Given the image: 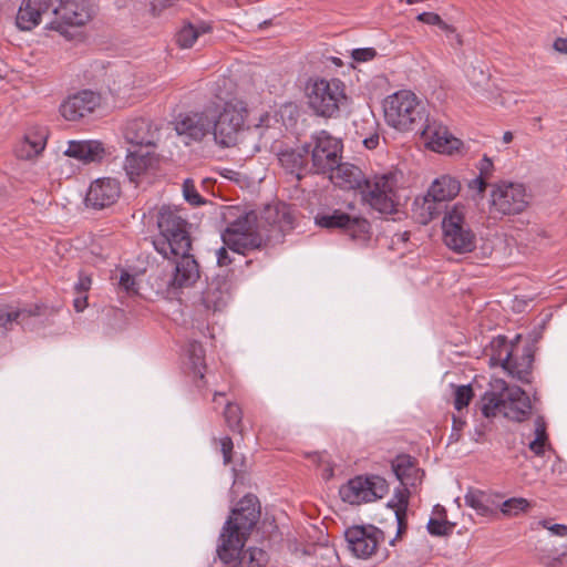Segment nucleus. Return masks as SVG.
<instances>
[{
  "mask_svg": "<svg viewBox=\"0 0 567 567\" xmlns=\"http://www.w3.org/2000/svg\"><path fill=\"white\" fill-rule=\"evenodd\" d=\"M260 503L252 494L245 495L233 508L225 522L218 543H240L248 540L260 519Z\"/></svg>",
  "mask_w": 567,
  "mask_h": 567,
  "instance_id": "39448f33",
  "label": "nucleus"
},
{
  "mask_svg": "<svg viewBox=\"0 0 567 567\" xmlns=\"http://www.w3.org/2000/svg\"><path fill=\"white\" fill-rule=\"evenodd\" d=\"M346 539L357 557L369 558L384 540V532L373 525L352 526L346 530Z\"/></svg>",
  "mask_w": 567,
  "mask_h": 567,
  "instance_id": "f3484780",
  "label": "nucleus"
},
{
  "mask_svg": "<svg viewBox=\"0 0 567 567\" xmlns=\"http://www.w3.org/2000/svg\"><path fill=\"white\" fill-rule=\"evenodd\" d=\"M99 7L91 0H60L52 9L55 20L50 23L52 30L63 32V27H82L97 13Z\"/></svg>",
  "mask_w": 567,
  "mask_h": 567,
  "instance_id": "2eb2a0df",
  "label": "nucleus"
},
{
  "mask_svg": "<svg viewBox=\"0 0 567 567\" xmlns=\"http://www.w3.org/2000/svg\"><path fill=\"white\" fill-rule=\"evenodd\" d=\"M377 54L378 53L374 48H361L354 49L351 53V56L357 62H367L373 60Z\"/></svg>",
  "mask_w": 567,
  "mask_h": 567,
  "instance_id": "8fccbe9b",
  "label": "nucleus"
},
{
  "mask_svg": "<svg viewBox=\"0 0 567 567\" xmlns=\"http://www.w3.org/2000/svg\"><path fill=\"white\" fill-rule=\"evenodd\" d=\"M246 543L217 544L216 554L223 567H265L268 564L269 555L265 549L255 546L245 548Z\"/></svg>",
  "mask_w": 567,
  "mask_h": 567,
  "instance_id": "4468645a",
  "label": "nucleus"
},
{
  "mask_svg": "<svg viewBox=\"0 0 567 567\" xmlns=\"http://www.w3.org/2000/svg\"><path fill=\"white\" fill-rule=\"evenodd\" d=\"M73 306L78 312H82L87 307V296L78 295V297L73 301Z\"/></svg>",
  "mask_w": 567,
  "mask_h": 567,
  "instance_id": "e2e57ef3",
  "label": "nucleus"
},
{
  "mask_svg": "<svg viewBox=\"0 0 567 567\" xmlns=\"http://www.w3.org/2000/svg\"><path fill=\"white\" fill-rule=\"evenodd\" d=\"M123 135L127 143L136 146H155L159 138V127L147 117L127 120Z\"/></svg>",
  "mask_w": 567,
  "mask_h": 567,
  "instance_id": "5701e85b",
  "label": "nucleus"
},
{
  "mask_svg": "<svg viewBox=\"0 0 567 567\" xmlns=\"http://www.w3.org/2000/svg\"><path fill=\"white\" fill-rule=\"evenodd\" d=\"M188 359L192 364V369L194 375L197 377L200 381L205 380V349L203 344L198 341H192L187 347Z\"/></svg>",
  "mask_w": 567,
  "mask_h": 567,
  "instance_id": "4c0bfd02",
  "label": "nucleus"
},
{
  "mask_svg": "<svg viewBox=\"0 0 567 567\" xmlns=\"http://www.w3.org/2000/svg\"><path fill=\"white\" fill-rule=\"evenodd\" d=\"M461 190V182L451 176L442 175L435 178L421 206L424 223L437 218L446 208V203L453 200Z\"/></svg>",
  "mask_w": 567,
  "mask_h": 567,
  "instance_id": "9b49d317",
  "label": "nucleus"
},
{
  "mask_svg": "<svg viewBox=\"0 0 567 567\" xmlns=\"http://www.w3.org/2000/svg\"><path fill=\"white\" fill-rule=\"evenodd\" d=\"M553 47L557 52L567 54V38H557Z\"/></svg>",
  "mask_w": 567,
  "mask_h": 567,
  "instance_id": "69168bd1",
  "label": "nucleus"
},
{
  "mask_svg": "<svg viewBox=\"0 0 567 567\" xmlns=\"http://www.w3.org/2000/svg\"><path fill=\"white\" fill-rule=\"evenodd\" d=\"M224 417L227 426L234 433L244 434L243 410L239 404L228 402L224 411Z\"/></svg>",
  "mask_w": 567,
  "mask_h": 567,
  "instance_id": "ea45409f",
  "label": "nucleus"
},
{
  "mask_svg": "<svg viewBox=\"0 0 567 567\" xmlns=\"http://www.w3.org/2000/svg\"><path fill=\"white\" fill-rule=\"evenodd\" d=\"M548 530L551 532L556 536L564 537L567 535V525L553 524L550 527H548Z\"/></svg>",
  "mask_w": 567,
  "mask_h": 567,
  "instance_id": "0e129e2a",
  "label": "nucleus"
},
{
  "mask_svg": "<svg viewBox=\"0 0 567 567\" xmlns=\"http://www.w3.org/2000/svg\"><path fill=\"white\" fill-rule=\"evenodd\" d=\"M64 155L89 164L100 162L105 155V150L100 141H70Z\"/></svg>",
  "mask_w": 567,
  "mask_h": 567,
  "instance_id": "c756f323",
  "label": "nucleus"
},
{
  "mask_svg": "<svg viewBox=\"0 0 567 567\" xmlns=\"http://www.w3.org/2000/svg\"><path fill=\"white\" fill-rule=\"evenodd\" d=\"M92 285V279L90 276L80 272L79 280L74 286V290L78 295H86Z\"/></svg>",
  "mask_w": 567,
  "mask_h": 567,
  "instance_id": "864d4df0",
  "label": "nucleus"
},
{
  "mask_svg": "<svg viewBox=\"0 0 567 567\" xmlns=\"http://www.w3.org/2000/svg\"><path fill=\"white\" fill-rule=\"evenodd\" d=\"M409 487L410 486L401 485L395 489L392 498L396 501V512H408L411 495Z\"/></svg>",
  "mask_w": 567,
  "mask_h": 567,
  "instance_id": "49530a36",
  "label": "nucleus"
},
{
  "mask_svg": "<svg viewBox=\"0 0 567 567\" xmlns=\"http://www.w3.org/2000/svg\"><path fill=\"white\" fill-rule=\"evenodd\" d=\"M539 563L546 567H556L561 561V556L549 557V556H539Z\"/></svg>",
  "mask_w": 567,
  "mask_h": 567,
  "instance_id": "680f3d73",
  "label": "nucleus"
},
{
  "mask_svg": "<svg viewBox=\"0 0 567 567\" xmlns=\"http://www.w3.org/2000/svg\"><path fill=\"white\" fill-rule=\"evenodd\" d=\"M328 174L337 187L360 190L363 200L380 214L391 215L398 212L396 174L377 175L370 181L358 166L341 161Z\"/></svg>",
  "mask_w": 567,
  "mask_h": 567,
  "instance_id": "f257e3e1",
  "label": "nucleus"
},
{
  "mask_svg": "<svg viewBox=\"0 0 567 567\" xmlns=\"http://www.w3.org/2000/svg\"><path fill=\"white\" fill-rule=\"evenodd\" d=\"M466 422L462 417L453 415L452 433L450 435L451 441L457 442L460 440L461 432Z\"/></svg>",
  "mask_w": 567,
  "mask_h": 567,
  "instance_id": "6e6d98bb",
  "label": "nucleus"
},
{
  "mask_svg": "<svg viewBox=\"0 0 567 567\" xmlns=\"http://www.w3.org/2000/svg\"><path fill=\"white\" fill-rule=\"evenodd\" d=\"M467 186L471 190L476 192V195L478 198H483L484 193L488 186V182H487V179H485L481 176H477V177L473 178L472 181H470Z\"/></svg>",
  "mask_w": 567,
  "mask_h": 567,
  "instance_id": "3c124183",
  "label": "nucleus"
},
{
  "mask_svg": "<svg viewBox=\"0 0 567 567\" xmlns=\"http://www.w3.org/2000/svg\"><path fill=\"white\" fill-rule=\"evenodd\" d=\"M248 110L245 102L234 99L224 103L216 120L212 121L214 141L221 147L237 145L245 127Z\"/></svg>",
  "mask_w": 567,
  "mask_h": 567,
  "instance_id": "0eeeda50",
  "label": "nucleus"
},
{
  "mask_svg": "<svg viewBox=\"0 0 567 567\" xmlns=\"http://www.w3.org/2000/svg\"><path fill=\"white\" fill-rule=\"evenodd\" d=\"M101 104V95L92 90L79 91L64 100L60 113L66 121H79L94 112Z\"/></svg>",
  "mask_w": 567,
  "mask_h": 567,
  "instance_id": "412c9836",
  "label": "nucleus"
},
{
  "mask_svg": "<svg viewBox=\"0 0 567 567\" xmlns=\"http://www.w3.org/2000/svg\"><path fill=\"white\" fill-rule=\"evenodd\" d=\"M391 467L401 485L415 487L422 483L424 471L417 466V461L411 455H398L391 462Z\"/></svg>",
  "mask_w": 567,
  "mask_h": 567,
  "instance_id": "cd10ccee",
  "label": "nucleus"
},
{
  "mask_svg": "<svg viewBox=\"0 0 567 567\" xmlns=\"http://www.w3.org/2000/svg\"><path fill=\"white\" fill-rule=\"evenodd\" d=\"M481 402L485 417L502 413L506 419L519 423L529 419L533 409L528 394L520 386L509 385L502 379L495 380L492 390L483 394Z\"/></svg>",
  "mask_w": 567,
  "mask_h": 567,
  "instance_id": "f03ea898",
  "label": "nucleus"
},
{
  "mask_svg": "<svg viewBox=\"0 0 567 567\" xmlns=\"http://www.w3.org/2000/svg\"><path fill=\"white\" fill-rule=\"evenodd\" d=\"M316 224L321 228L339 229L352 240L368 241L371 236V225L367 218L341 209L319 213L316 216Z\"/></svg>",
  "mask_w": 567,
  "mask_h": 567,
  "instance_id": "ddd939ff",
  "label": "nucleus"
},
{
  "mask_svg": "<svg viewBox=\"0 0 567 567\" xmlns=\"http://www.w3.org/2000/svg\"><path fill=\"white\" fill-rule=\"evenodd\" d=\"M40 307L35 306L33 309H21L18 311H8L0 308V336H4L20 319H25L32 316H40Z\"/></svg>",
  "mask_w": 567,
  "mask_h": 567,
  "instance_id": "c9c22d12",
  "label": "nucleus"
},
{
  "mask_svg": "<svg viewBox=\"0 0 567 567\" xmlns=\"http://www.w3.org/2000/svg\"><path fill=\"white\" fill-rule=\"evenodd\" d=\"M547 442L540 441V439H534L528 447L532 452L535 453V455L540 456L545 452V445Z\"/></svg>",
  "mask_w": 567,
  "mask_h": 567,
  "instance_id": "052dcab7",
  "label": "nucleus"
},
{
  "mask_svg": "<svg viewBox=\"0 0 567 567\" xmlns=\"http://www.w3.org/2000/svg\"><path fill=\"white\" fill-rule=\"evenodd\" d=\"M532 508L529 501L523 497H512L499 503L498 509L506 517H516Z\"/></svg>",
  "mask_w": 567,
  "mask_h": 567,
  "instance_id": "58836bf2",
  "label": "nucleus"
},
{
  "mask_svg": "<svg viewBox=\"0 0 567 567\" xmlns=\"http://www.w3.org/2000/svg\"><path fill=\"white\" fill-rule=\"evenodd\" d=\"M219 444L224 464L228 465L233 460L234 442L229 436H225L219 440Z\"/></svg>",
  "mask_w": 567,
  "mask_h": 567,
  "instance_id": "09e8293b",
  "label": "nucleus"
},
{
  "mask_svg": "<svg viewBox=\"0 0 567 567\" xmlns=\"http://www.w3.org/2000/svg\"><path fill=\"white\" fill-rule=\"evenodd\" d=\"M171 259H175V267L167 282L168 293H175L182 288L192 287L200 278L199 265L189 251L172 254Z\"/></svg>",
  "mask_w": 567,
  "mask_h": 567,
  "instance_id": "a211bd4d",
  "label": "nucleus"
},
{
  "mask_svg": "<svg viewBox=\"0 0 567 567\" xmlns=\"http://www.w3.org/2000/svg\"><path fill=\"white\" fill-rule=\"evenodd\" d=\"M517 344L507 342L506 337L499 336L491 342V362L493 365L499 364L504 370L511 362Z\"/></svg>",
  "mask_w": 567,
  "mask_h": 567,
  "instance_id": "72a5a7b5",
  "label": "nucleus"
},
{
  "mask_svg": "<svg viewBox=\"0 0 567 567\" xmlns=\"http://www.w3.org/2000/svg\"><path fill=\"white\" fill-rule=\"evenodd\" d=\"M227 249L229 248L224 245L217 250V264L219 267H226L233 262Z\"/></svg>",
  "mask_w": 567,
  "mask_h": 567,
  "instance_id": "bf43d9fd",
  "label": "nucleus"
},
{
  "mask_svg": "<svg viewBox=\"0 0 567 567\" xmlns=\"http://www.w3.org/2000/svg\"><path fill=\"white\" fill-rule=\"evenodd\" d=\"M383 110L388 125L401 132L421 130L427 116L416 95L406 90L389 95L384 100Z\"/></svg>",
  "mask_w": 567,
  "mask_h": 567,
  "instance_id": "20e7f679",
  "label": "nucleus"
},
{
  "mask_svg": "<svg viewBox=\"0 0 567 567\" xmlns=\"http://www.w3.org/2000/svg\"><path fill=\"white\" fill-rule=\"evenodd\" d=\"M364 124L371 131L369 135H364L362 132H357L362 137V143L368 150H374L378 147L380 142V134L378 132L379 123L374 117L365 120Z\"/></svg>",
  "mask_w": 567,
  "mask_h": 567,
  "instance_id": "a19ab883",
  "label": "nucleus"
},
{
  "mask_svg": "<svg viewBox=\"0 0 567 567\" xmlns=\"http://www.w3.org/2000/svg\"><path fill=\"white\" fill-rule=\"evenodd\" d=\"M176 133L186 145L202 142L212 131V120L205 113L187 114L176 122Z\"/></svg>",
  "mask_w": 567,
  "mask_h": 567,
  "instance_id": "b1692460",
  "label": "nucleus"
},
{
  "mask_svg": "<svg viewBox=\"0 0 567 567\" xmlns=\"http://www.w3.org/2000/svg\"><path fill=\"white\" fill-rule=\"evenodd\" d=\"M388 491L389 484L383 477L358 475L340 487L339 495L346 503L360 505L382 498Z\"/></svg>",
  "mask_w": 567,
  "mask_h": 567,
  "instance_id": "f8f14e48",
  "label": "nucleus"
},
{
  "mask_svg": "<svg viewBox=\"0 0 567 567\" xmlns=\"http://www.w3.org/2000/svg\"><path fill=\"white\" fill-rule=\"evenodd\" d=\"M513 137H514V136H513V133H512V132H509V131H507V132H505V133H504V135H503V142H504V143H506V144H507V143H511V142L513 141Z\"/></svg>",
  "mask_w": 567,
  "mask_h": 567,
  "instance_id": "774afa93",
  "label": "nucleus"
},
{
  "mask_svg": "<svg viewBox=\"0 0 567 567\" xmlns=\"http://www.w3.org/2000/svg\"><path fill=\"white\" fill-rule=\"evenodd\" d=\"M453 525L445 518H430L427 523V530L433 536H445L451 533Z\"/></svg>",
  "mask_w": 567,
  "mask_h": 567,
  "instance_id": "a18cd8bd",
  "label": "nucleus"
},
{
  "mask_svg": "<svg viewBox=\"0 0 567 567\" xmlns=\"http://www.w3.org/2000/svg\"><path fill=\"white\" fill-rule=\"evenodd\" d=\"M309 109L321 117H336L340 104L347 99L344 84L339 79H310L306 86Z\"/></svg>",
  "mask_w": 567,
  "mask_h": 567,
  "instance_id": "423d86ee",
  "label": "nucleus"
},
{
  "mask_svg": "<svg viewBox=\"0 0 567 567\" xmlns=\"http://www.w3.org/2000/svg\"><path fill=\"white\" fill-rule=\"evenodd\" d=\"M183 195L187 203L193 206H199L205 203V199L197 192L194 181L186 178L183 183Z\"/></svg>",
  "mask_w": 567,
  "mask_h": 567,
  "instance_id": "c03bdc74",
  "label": "nucleus"
},
{
  "mask_svg": "<svg viewBox=\"0 0 567 567\" xmlns=\"http://www.w3.org/2000/svg\"><path fill=\"white\" fill-rule=\"evenodd\" d=\"M155 217L158 235L153 238L152 244L163 258L171 260L172 254L190 251L189 223L181 215V209L163 205L157 209Z\"/></svg>",
  "mask_w": 567,
  "mask_h": 567,
  "instance_id": "7ed1b4c3",
  "label": "nucleus"
},
{
  "mask_svg": "<svg viewBox=\"0 0 567 567\" xmlns=\"http://www.w3.org/2000/svg\"><path fill=\"white\" fill-rule=\"evenodd\" d=\"M477 167L480 171L478 176L488 181V178L492 176V173L494 171V165H493L492 159L489 157H487L486 155H484V157L480 161V164Z\"/></svg>",
  "mask_w": 567,
  "mask_h": 567,
  "instance_id": "5fc2aeb1",
  "label": "nucleus"
},
{
  "mask_svg": "<svg viewBox=\"0 0 567 567\" xmlns=\"http://www.w3.org/2000/svg\"><path fill=\"white\" fill-rule=\"evenodd\" d=\"M121 194L120 183L110 177L99 178L91 183L85 205L94 209H104L116 203Z\"/></svg>",
  "mask_w": 567,
  "mask_h": 567,
  "instance_id": "4be33fe9",
  "label": "nucleus"
},
{
  "mask_svg": "<svg viewBox=\"0 0 567 567\" xmlns=\"http://www.w3.org/2000/svg\"><path fill=\"white\" fill-rule=\"evenodd\" d=\"M221 240L233 252L247 256L250 251L261 249L266 241L260 233L221 231Z\"/></svg>",
  "mask_w": 567,
  "mask_h": 567,
  "instance_id": "bb28decb",
  "label": "nucleus"
},
{
  "mask_svg": "<svg viewBox=\"0 0 567 567\" xmlns=\"http://www.w3.org/2000/svg\"><path fill=\"white\" fill-rule=\"evenodd\" d=\"M48 132L45 128H33L25 133L23 140L16 148V154L21 159H32L45 148Z\"/></svg>",
  "mask_w": 567,
  "mask_h": 567,
  "instance_id": "2f4dec72",
  "label": "nucleus"
},
{
  "mask_svg": "<svg viewBox=\"0 0 567 567\" xmlns=\"http://www.w3.org/2000/svg\"><path fill=\"white\" fill-rule=\"evenodd\" d=\"M305 144L316 175L328 174L342 158V141L326 130L312 133Z\"/></svg>",
  "mask_w": 567,
  "mask_h": 567,
  "instance_id": "6e6552de",
  "label": "nucleus"
},
{
  "mask_svg": "<svg viewBox=\"0 0 567 567\" xmlns=\"http://www.w3.org/2000/svg\"><path fill=\"white\" fill-rule=\"evenodd\" d=\"M210 30L212 27L206 23H200L199 25L187 23L176 33V43L182 49L192 48L200 34L207 33Z\"/></svg>",
  "mask_w": 567,
  "mask_h": 567,
  "instance_id": "f704fd0d",
  "label": "nucleus"
},
{
  "mask_svg": "<svg viewBox=\"0 0 567 567\" xmlns=\"http://www.w3.org/2000/svg\"><path fill=\"white\" fill-rule=\"evenodd\" d=\"M497 495H492L480 489H468L464 496L465 504L476 511L478 515L497 517L498 501Z\"/></svg>",
  "mask_w": 567,
  "mask_h": 567,
  "instance_id": "473e14b6",
  "label": "nucleus"
},
{
  "mask_svg": "<svg viewBox=\"0 0 567 567\" xmlns=\"http://www.w3.org/2000/svg\"><path fill=\"white\" fill-rule=\"evenodd\" d=\"M52 6V0H22L17 12L16 25L21 31L33 30Z\"/></svg>",
  "mask_w": 567,
  "mask_h": 567,
  "instance_id": "a878e982",
  "label": "nucleus"
},
{
  "mask_svg": "<svg viewBox=\"0 0 567 567\" xmlns=\"http://www.w3.org/2000/svg\"><path fill=\"white\" fill-rule=\"evenodd\" d=\"M434 514L437 516L436 518H445L446 519V511L441 505H435Z\"/></svg>",
  "mask_w": 567,
  "mask_h": 567,
  "instance_id": "338daca9",
  "label": "nucleus"
},
{
  "mask_svg": "<svg viewBox=\"0 0 567 567\" xmlns=\"http://www.w3.org/2000/svg\"><path fill=\"white\" fill-rule=\"evenodd\" d=\"M535 439H540V441L548 442L546 422L543 416H537L535 420Z\"/></svg>",
  "mask_w": 567,
  "mask_h": 567,
  "instance_id": "4d7b16f0",
  "label": "nucleus"
},
{
  "mask_svg": "<svg viewBox=\"0 0 567 567\" xmlns=\"http://www.w3.org/2000/svg\"><path fill=\"white\" fill-rule=\"evenodd\" d=\"M489 214L493 218H503L523 213L528 206L526 188L523 184L498 182L492 185Z\"/></svg>",
  "mask_w": 567,
  "mask_h": 567,
  "instance_id": "9d476101",
  "label": "nucleus"
},
{
  "mask_svg": "<svg viewBox=\"0 0 567 567\" xmlns=\"http://www.w3.org/2000/svg\"><path fill=\"white\" fill-rule=\"evenodd\" d=\"M396 523V535L393 539L390 540L391 545H394L395 540L402 538V536L408 530V512H396V516H394Z\"/></svg>",
  "mask_w": 567,
  "mask_h": 567,
  "instance_id": "de8ad7c7",
  "label": "nucleus"
},
{
  "mask_svg": "<svg viewBox=\"0 0 567 567\" xmlns=\"http://www.w3.org/2000/svg\"><path fill=\"white\" fill-rule=\"evenodd\" d=\"M221 220L226 224L223 231L260 233L258 216L254 210H244L237 206H226L220 212Z\"/></svg>",
  "mask_w": 567,
  "mask_h": 567,
  "instance_id": "393cba45",
  "label": "nucleus"
},
{
  "mask_svg": "<svg viewBox=\"0 0 567 567\" xmlns=\"http://www.w3.org/2000/svg\"><path fill=\"white\" fill-rule=\"evenodd\" d=\"M261 219L281 234L293 229L296 221L292 207L282 202L266 206L261 213Z\"/></svg>",
  "mask_w": 567,
  "mask_h": 567,
  "instance_id": "c85d7f7f",
  "label": "nucleus"
},
{
  "mask_svg": "<svg viewBox=\"0 0 567 567\" xmlns=\"http://www.w3.org/2000/svg\"><path fill=\"white\" fill-rule=\"evenodd\" d=\"M118 285L121 288H123L126 292H130L133 290L135 285L134 277L128 274L127 271H123L120 277Z\"/></svg>",
  "mask_w": 567,
  "mask_h": 567,
  "instance_id": "13d9d810",
  "label": "nucleus"
},
{
  "mask_svg": "<svg viewBox=\"0 0 567 567\" xmlns=\"http://www.w3.org/2000/svg\"><path fill=\"white\" fill-rule=\"evenodd\" d=\"M231 286L229 271L218 274L208 280L200 299L205 309L213 313L223 311L230 300Z\"/></svg>",
  "mask_w": 567,
  "mask_h": 567,
  "instance_id": "aec40b11",
  "label": "nucleus"
},
{
  "mask_svg": "<svg viewBox=\"0 0 567 567\" xmlns=\"http://www.w3.org/2000/svg\"><path fill=\"white\" fill-rule=\"evenodd\" d=\"M443 241L456 254H467L476 247V235L465 220V206L455 204L442 220Z\"/></svg>",
  "mask_w": 567,
  "mask_h": 567,
  "instance_id": "1a4fd4ad",
  "label": "nucleus"
},
{
  "mask_svg": "<svg viewBox=\"0 0 567 567\" xmlns=\"http://www.w3.org/2000/svg\"><path fill=\"white\" fill-rule=\"evenodd\" d=\"M416 20L429 25H437L441 30L447 33L455 32V28L453 25L444 22L442 18L434 12H422L416 17Z\"/></svg>",
  "mask_w": 567,
  "mask_h": 567,
  "instance_id": "37998d69",
  "label": "nucleus"
},
{
  "mask_svg": "<svg viewBox=\"0 0 567 567\" xmlns=\"http://www.w3.org/2000/svg\"><path fill=\"white\" fill-rule=\"evenodd\" d=\"M533 362V349L529 346H526L522 349V352L519 353V346L517 344L514 351V355L512 357L511 362H508L505 371H507L512 377L516 378L523 383H530Z\"/></svg>",
  "mask_w": 567,
  "mask_h": 567,
  "instance_id": "7c9ffc66",
  "label": "nucleus"
},
{
  "mask_svg": "<svg viewBox=\"0 0 567 567\" xmlns=\"http://www.w3.org/2000/svg\"><path fill=\"white\" fill-rule=\"evenodd\" d=\"M474 396V392L471 385H460L454 391V408L457 411H462L466 408Z\"/></svg>",
  "mask_w": 567,
  "mask_h": 567,
  "instance_id": "79ce46f5",
  "label": "nucleus"
},
{
  "mask_svg": "<svg viewBox=\"0 0 567 567\" xmlns=\"http://www.w3.org/2000/svg\"><path fill=\"white\" fill-rule=\"evenodd\" d=\"M178 0H150L151 13L156 17L165 9L174 6Z\"/></svg>",
  "mask_w": 567,
  "mask_h": 567,
  "instance_id": "603ef678",
  "label": "nucleus"
},
{
  "mask_svg": "<svg viewBox=\"0 0 567 567\" xmlns=\"http://www.w3.org/2000/svg\"><path fill=\"white\" fill-rule=\"evenodd\" d=\"M271 152L276 154L284 171L295 176L297 181H301L307 175H316L311 169V162L305 143L298 147H290L276 141L271 145Z\"/></svg>",
  "mask_w": 567,
  "mask_h": 567,
  "instance_id": "dca6fc26",
  "label": "nucleus"
},
{
  "mask_svg": "<svg viewBox=\"0 0 567 567\" xmlns=\"http://www.w3.org/2000/svg\"><path fill=\"white\" fill-rule=\"evenodd\" d=\"M420 131L427 147L434 152L453 154L463 145V142L453 136L446 126L436 121H430L427 116Z\"/></svg>",
  "mask_w": 567,
  "mask_h": 567,
  "instance_id": "6ab92c4d",
  "label": "nucleus"
},
{
  "mask_svg": "<svg viewBox=\"0 0 567 567\" xmlns=\"http://www.w3.org/2000/svg\"><path fill=\"white\" fill-rule=\"evenodd\" d=\"M151 165L150 153L142 154L137 151L130 152L125 158L124 169L133 181L135 177L142 175Z\"/></svg>",
  "mask_w": 567,
  "mask_h": 567,
  "instance_id": "e433bc0d",
  "label": "nucleus"
}]
</instances>
